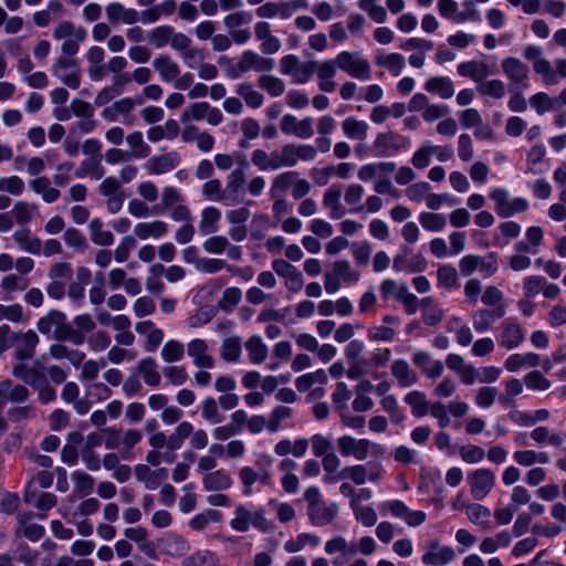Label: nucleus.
<instances>
[{"instance_id": "1", "label": "nucleus", "mask_w": 566, "mask_h": 566, "mask_svg": "<svg viewBox=\"0 0 566 566\" xmlns=\"http://www.w3.org/2000/svg\"><path fill=\"white\" fill-rule=\"evenodd\" d=\"M336 446L342 457H352L360 462L365 461L368 457L381 459L386 454V448L382 444L365 438L357 439L350 434L338 437Z\"/></svg>"}, {"instance_id": "2", "label": "nucleus", "mask_w": 566, "mask_h": 566, "mask_svg": "<svg viewBox=\"0 0 566 566\" xmlns=\"http://www.w3.org/2000/svg\"><path fill=\"white\" fill-rule=\"evenodd\" d=\"M229 525L233 531L240 533H247L251 528L261 532H268L270 530V523L265 516L264 509L259 507L252 511L244 504H239L235 507L234 515L230 520Z\"/></svg>"}, {"instance_id": "3", "label": "nucleus", "mask_w": 566, "mask_h": 566, "mask_svg": "<svg viewBox=\"0 0 566 566\" xmlns=\"http://www.w3.org/2000/svg\"><path fill=\"white\" fill-rule=\"evenodd\" d=\"M339 70L359 81L371 78V66L359 52L342 51L335 56Z\"/></svg>"}, {"instance_id": "4", "label": "nucleus", "mask_w": 566, "mask_h": 566, "mask_svg": "<svg viewBox=\"0 0 566 566\" xmlns=\"http://www.w3.org/2000/svg\"><path fill=\"white\" fill-rule=\"evenodd\" d=\"M359 277V273L353 270L347 260H338L333 263L332 270L324 274V287L328 294H335L342 283H356Z\"/></svg>"}, {"instance_id": "5", "label": "nucleus", "mask_w": 566, "mask_h": 566, "mask_svg": "<svg viewBox=\"0 0 566 566\" xmlns=\"http://www.w3.org/2000/svg\"><path fill=\"white\" fill-rule=\"evenodd\" d=\"M274 67V61L269 57H263L252 50H247L242 53L238 64L228 71L231 78H238L242 74L250 71L269 72Z\"/></svg>"}, {"instance_id": "6", "label": "nucleus", "mask_w": 566, "mask_h": 566, "mask_svg": "<svg viewBox=\"0 0 566 566\" xmlns=\"http://www.w3.org/2000/svg\"><path fill=\"white\" fill-rule=\"evenodd\" d=\"M51 71L69 88L77 90L81 86V67L75 57L59 56Z\"/></svg>"}, {"instance_id": "7", "label": "nucleus", "mask_w": 566, "mask_h": 566, "mask_svg": "<svg viewBox=\"0 0 566 566\" xmlns=\"http://www.w3.org/2000/svg\"><path fill=\"white\" fill-rule=\"evenodd\" d=\"M280 66L281 73L291 76L297 84L306 83L315 73V61L302 62L293 54L283 56Z\"/></svg>"}, {"instance_id": "8", "label": "nucleus", "mask_w": 566, "mask_h": 566, "mask_svg": "<svg viewBox=\"0 0 566 566\" xmlns=\"http://www.w3.org/2000/svg\"><path fill=\"white\" fill-rule=\"evenodd\" d=\"M501 66L504 75L509 80L510 92L528 87L530 69L520 59L513 56L505 57Z\"/></svg>"}, {"instance_id": "9", "label": "nucleus", "mask_w": 566, "mask_h": 566, "mask_svg": "<svg viewBox=\"0 0 566 566\" xmlns=\"http://www.w3.org/2000/svg\"><path fill=\"white\" fill-rule=\"evenodd\" d=\"M467 482L471 496L474 500H483L495 485L496 478L492 470L486 468L475 469L468 473Z\"/></svg>"}, {"instance_id": "10", "label": "nucleus", "mask_w": 566, "mask_h": 566, "mask_svg": "<svg viewBox=\"0 0 566 566\" xmlns=\"http://www.w3.org/2000/svg\"><path fill=\"white\" fill-rule=\"evenodd\" d=\"M490 197L495 202V211L502 218H509L516 212H523L528 208V203L523 198L510 200L509 192L505 189L496 188L492 190Z\"/></svg>"}, {"instance_id": "11", "label": "nucleus", "mask_w": 566, "mask_h": 566, "mask_svg": "<svg viewBox=\"0 0 566 566\" xmlns=\"http://www.w3.org/2000/svg\"><path fill=\"white\" fill-rule=\"evenodd\" d=\"M12 340L14 342V357L20 361L32 358L40 343V338L33 329L12 335Z\"/></svg>"}, {"instance_id": "12", "label": "nucleus", "mask_w": 566, "mask_h": 566, "mask_svg": "<svg viewBox=\"0 0 566 566\" xmlns=\"http://www.w3.org/2000/svg\"><path fill=\"white\" fill-rule=\"evenodd\" d=\"M280 128L283 134L293 135L302 139H308L314 135L312 117L298 120L296 116L286 114L281 119Z\"/></svg>"}, {"instance_id": "13", "label": "nucleus", "mask_w": 566, "mask_h": 566, "mask_svg": "<svg viewBox=\"0 0 566 566\" xmlns=\"http://www.w3.org/2000/svg\"><path fill=\"white\" fill-rule=\"evenodd\" d=\"M187 354L192 359V364L199 369H211L214 367V358L205 339L195 338L190 340L187 344Z\"/></svg>"}, {"instance_id": "14", "label": "nucleus", "mask_w": 566, "mask_h": 566, "mask_svg": "<svg viewBox=\"0 0 566 566\" xmlns=\"http://www.w3.org/2000/svg\"><path fill=\"white\" fill-rule=\"evenodd\" d=\"M23 500L27 504L33 505L41 513L40 518H45V512L50 511L57 504V497L51 492L38 493L36 489H32L31 484H27Z\"/></svg>"}, {"instance_id": "15", "label": "nucleus", "mask_w": 566, "mask_h": 566, "mask_svg": "<svg viewBox=\"0 0 566 566\" xmlns=\"http://www.w3.org/2000/svg\"><path fill=\"white\" fill-rule=\"evenodd\" d=\"M339 506L336 502H323L315 506H307L310 523L315 527H323L331 524L338 515Z\"/></svg>"}, {"instance_id": "16", "label": "nucleus", "mask_w": 566, "mask_h": 566, "mask_svg": "<svg viewBox=\"0 0 566 566\" xmlns=\"http://www.w3.org/2000/svg\"><path fill=\"white\" fill-rule=\"evenodd\" d=\"M133 81L132 73H119L114 75L113 83L105 86L94 98V104L98 107L108 104L111 101L119 96L125 86Z\"/></svg>"}, {"instance_id": "17", "label": "nucleus", "mask_w": 566, "mask_h": 566, "mask_svg": "<svg viewBox=\"0 0 566 566\" xmlns=\"http://www.w3.org/2000/svg\"><path fill=\"white\" fill-rule=\"evenodd\" d=\"M381 510L389 512L397 518L403 520L410 526L420 525L424 520V514L421 511H410L409 507L399 500L382 503Z\"/></svg>"}, {"instance_id": "18", "label": "nucleus", "mask_w": 566, "mask_h": 566, "mask_svg": "<svg viewBox=\"0 0 566 566\" xmlns=\"http://www.w3.org/2000/svg\"><path fill=\"white\" fill-rule=\"evenodd\" d=\"M506 314L505 305H497L493 310L480 308L472 315V325L478 333L491 329L494 323Z\"/></svg>"}, {"instance_id": "19", "label": "nucleus", "mask_w": 566, "mask_h": 566, "mask_svg": "<svg viewBox=\"0 0 566 566\" xmlns=\"http://www.w3.org/2000/svg\"><path fill=\"white\" fill-rule=\"evenodd\" d=\"M30 397L29 389L21 384H14L10 379L0 380V407L7 403H22Z\"/></svg>"}, {"instance_id": "20", "label": "nucleus", "mask_w": 566, "mask_h": 566, "mask_svg": "<svg viewBox=\"0 0 566 566\" xmlns=\"http://www.w3.org/2000/svg\"><path fill=\"white\" fill-rule=\"evenodd\" d=\"M250 168V163L247 159L245 166L235 167L228 176H227V185H226V197L230 199L231 205L239 202L242 193V187L245 181L247 171Z\"/></svg>"}, {"instance_id": "21", "label": "nucleus", "mask_w": 566, "mask_h": 566, "mask_svg": "<svg viewBox=\"0 0 566 566\" xmlns=\"http://www.w3.org/2000/svg\"><path fill=\"white\" fill-rule=\"evenodd\" d=\"M342 195L339 185H332L324 191L322 203L333 220H339L347 213V209L342 203Z\"/></svg>"}, {"instance_id": "22", "label": "nucleus", "mask_w": 566, "mask_h": 566, "mask_svg": "<svg viewBox=\"0 0 566 566\" xmlns=\"http://www.w3.org/2000/svg\"><path fill=\"white\" fill-rule=\"evenodd\" d=\"M337 63L335 59L326 60L323 62L315 61V72L317 74V84L321 91L332 93L336 90V82L334 77L337 72Z\"/></svg>"}, {"instance_id": "23", "label": "nucleus", "mask_w": 566, "mask_h": 566, "mask_svg": "<svg viewBox=\"0 0 566 566\" xmlns=\"http://www.w3.org/2000/svg\"><path fill=\"white\" fill-rule=\"evenodd\" d=\"M402 142V138L392 132L380 133L373 143V151L375 156H394L400 149Z\"/></svg>"}, {"instance_id": "24", "label": "nucleus", "mask_w": 566, "mask_h": 566, "mask_svg": "<svg viewBox=\"0 0 566 566\" xmlns=\"http://www.w3.org/2000/svg\"><path fill=\"white\" fill-rule=\"evenodd\" d=\"M524 332L520 324L512 319H505L501 325L499 338L500 346L506 349H514L524 342Z\"/></svg>"}, {"instance_id": "25", "label": "nucleus", "mask_w": 566, "mask_h": 566, "mask_svg": "<svg viewBox=\"0 0 566 566\" xmlns=\"http://www.w3.org/2000/svg\"><path fill=\"white\" fill-rule=\"evenodd\" d=\"M180 161V155L177 151L171 150L151 157L147 161L146 168L151 175H163L174 170L177 166H179Z\"/></svg>"}, {"instance_id": "26", "label": "nucleus", "mask_w": 566, "mask_h": 566, "mask_svg": "<svg viewBox=\"0 0 566 566\" xmlns=\"http://www.w3.org/2000/svg\"><path fill=\"white\" fill-rule=\"evenodd\" d=\"M87 74L93 82H99L105 77V51L103 48L93 45L86 51Z\"/></svg>"}, {"instance_id": "27", "label": "nucleus", "mask_w": 566, "mask_h": 566, "mask_svg": "<svg viewBox=\"0 0 566 566\" xmlns=\"http://www.w3.org/2000/svg\"><path fill=\"white\" fill-rule=\"evenodd\" d=\"M343 475L346 480L353 481L356 485H363L367 481L377 482L380 478V470L367 468L364 464L346 465L343 468Z\"/></svg>"}, {"instance_id": "28", "label": "nucleus", "mask_w": 566, "mask_h": 566, "mask_svg": "<svg viewBox=\"0 0 566 566\" xmlns=\"http://www.w3.org/2000/svg\"><path fill=\"white\" fill-rule=\"evenodd\" d=\"M153 67L158 73L160 80L166 83H172L180 73L179 64L171 55L161 53L153 60Z\"/></svg>"}, {"instance_id": "29", "label": "nucleus", "mask_w": 566, "mask_h": 566, "mask_svg": "<svg viewBox=\"0 0 566 566\" xmlns=\"http://www.w3.org/2000/svg\"><path fill=\"white\" fill-rule=\"evenodd\" d=\"M106 18L109 23L123 22L124 24H135L138 22V11L133 8H126L119 2H109L105 9Z\"/></svg>"}, {"instance_id": "30", "label": "nucleus", "mask_w": 566, "mask_h": 566, "mask_svg": "<svg viewBox=\"0 0 566 566\" xmlns=\"http://www.w3.org/2000/svg\"><path fill=\"white\" fill-rule=\"evenodd\" d=\"M133 232H134L135 239L158 240L167 234L168 224L161 220H153L149 222H138L134 226Z\"/></svg>"}, {"instance_id": "31", "label": "nucleus", "mask_w": 566, "mask_h": 566, "mask_svg": "<svg viewBox=\"0 0 566 566\" xmlns=\"http://www.w3.org/2000/svg\"><path fill=\"white\" fill-rule=\"evenodd\" d=\"M423 263L424 260L421 254H412L411 249L405 247L402 253L395 256L394 269L397 272L415 273L422 270Z\"/></svg>"}, {"instance_id": "32", "label": "nucleus", "mask_w": 566, "mask_h": 566, "mask_svg": "<svg viewBox=\"0 0 566 566\" xmlns=\"http://www.w3.org/2000/svg\"><path fill=\"white\" fill-rule=\"evenodd\" d=\"M135 331L146 336V352H154L164 340V332L149 319L136 323Z\"/></svg>"}, {"instance_id": "33", "label": "nucleus", "mask_w": 566, "mask_h": 566, "mask_svg": "<svg viewBox=\"0 0 566 566\" xmlns=\"http://www.w3.org/2000/svg\"><path fill=\"white\" fill-rule=\"evenodd\" d=\"M457 71L461 76L470 77L478 84L483 82L491 74V70L486 63L474 60L460 63Z\"/></svg>"}, {"instance_id": "34", "label": "nucleus", "mask_w": 566, "mask_h": 566, "mask_svg": "<svg viewBox=\"0 0 566 566\" xmlns=\"http://www.w3.org/2000/svg\"><path fill=\"white\" fill-rule=\"evenodd\" d=\"M12 239L19 245L20 250L35 255L41 253L42 242L38 237L31 233L30 229H17L12 234Z\"/></svg>"}, {"instance_id": "35", "label": "nucleus", "mask_w": 566, "mask_h": 566, "mask_svg": "<svg viewBox=\"0 0 566 566\" xmlns=\"http://www.w3.org/2000/svg\"><path fill=\"white\" fill-rule=\"evenodd\" d=\"M136 104L137 101L135 102L132 97H123L105 107L102 112V117L107 122H117L122 116L130 114Z\"/></svg>"}, {"instance_id": "36", "label": "nucleus", "mask_w": 566, "mask_h": 566, "mask_svg": "<svg viewBox=\"0 0 566 566\" xmlns=\"http://www.w3.org/2000/svg\"><path fill=\"white\" fill-rule=\"evenodd\" d=\"M135 476L138 481L143 482L148 490H156L160 481L166 479L167 470H151L146 464H137L135 467Z\"/></svg>"}, {"instance_id": "37", "label": "nucleus", "mask_w": 566, "mask_h": 566, "mask_svg": "<svg viewBox=\"0 0 566 566\" xmlns=\"http://www.w3.org/2000/svg\"><path fill=\"white\" fill-rule=\"evenodd\" d=\"M49 355L51 358L56 360L67 359L74 367L81 366L85 359L84 352L70 348L60 342L50 345Z\"/></svg>"}, {"instance_id": "38", "label": "nucleus", "mask_w": 566, "mask_h": 566, "mask_svg": "<svg viewBox=\"0 0 566 566\" xmlns=\"http://www.w3.org/2000/svg\"><path fill=\"white\" fill-rule=\"evenodd\" d=\"M232 485L230 474L224 470L208 472L202 476V486L206 491H226Z\"/></svg>"}, {"instance_id": "39", "label": "nucleus", "mask_w": 566, "mask_h": 566, "mask_svg": "<svg viewBox=\"0 0 566 566\" xmlns=\"http://www.w3.org/2000/svg\"><path fill=\"white\" fill-rule=\"evenodd\" d=\"M87 229L90 239L95 245L111 247L115 241L113 232L104 228V222L99 218H93L88 222Z\"/></svg>"}, {"instance_id": "40", "label": "nucleus", "mask_w": 566, "mask_h": 566, "mask_svg": "<svg viewBox=\"0 0 566 566\" xmlns=\"http://www.w3.org/2000/svg\"><path fill=\"white\" fill-rule=\"evenodd\" d=\"M66 319V314L59 310H51L45 315L41 316L36 322V329L45 336L51 334L55 335L63 321Z\"/></svg>"}, {"instance_id": "41", "label": "nucleus", "mask_w": 566, "mask_h": 566, "mask_svg": "<svg viewBox=\"0 0 566 566\" xmlns=\"http://www.w3.org/2000/svg\"><path fill=\"white\" fill-rule=\"evenodd\" d=\"M136 369L147 386L158 387L160 385L161 377L158 371V365L153 357L142 358Z\"/></svg>"}, {"instance_id": "42", "label": "nucleus", "mask_w": 566, "mask_h": 566, "mask_svg": "<svg viewBox=\"0 0 566 566\" xmlns=\"http://www.w3.org/2000/svg\"><path fill=\"white\" fill-rule=\"evenodd\" d=\"M52 180L45 176L36 177L30 182V188L40 195L46 203L55 202L60 198V190L52 185Z\"/></svg>"}, {"instance_id": "43", "label": "nucleus", "mask_w": 566, "mask_h": 566, "mask_svg": "<svg viewBox=\"0 0 566 566\" xmlns=\"http://www.w3.org/2000/svg\"><path fill=\"white\" fill-rule=\"evenodd\" d=\"M244 347L252 364L260 365L266 360L269 349L260 335H253L248 338Z\"/></svg>"}, {"instance_id": "44", "label": "nucleus", "mask_w": 566, "mask_h": 566, "mask_svg": "<svg viewBox=\"0 0 566 566\" xmlns=\"http://www.w3.org/2000/svg\"><path fill=\"white\" fill-rule=\"evenodd\" d=\"M298 176L295 170H287L276 175L271 182L270 197L279 198L286 197L289 188L294 184V179Z\"/></svg>"}, {"instance_id": "45", "label": "nucleus", "mask_w": 566, "mask_h": 566, "mask_svg": "<svg viewBox=\"0 0 566 566\" xmlns=\"http://www.w3.org/2000/svg\"><path fill=\"white\" fill-rule=\"evenodd\" d=\"M235 93L244 101L250 108H259L263 105L264 96L255 90L252 83L241 82L235 85Z\"/></svg>"}, {"instance_id": "46", "label": "nucleus", "mask_w": 566, "mask_h": 566, "mask_svg": "<svg viewBox=\"0 0 566 566\" xmlns=\"http://www.w3.org/2000/svg\"><path fill=\"white\" fill-rule=\"evenodd\" d=\"M342 129L349 139L365 140L369 126L365 120L349 116L342 122Z\"/></svg>"}, {"instance_id": "47", "label": "nucleus", "mask_w": 566, "mask_h": 566, "mask_svg": "<svg viewBox=\"0 0 566 566\" xmlns=\"http://www.w3.org/2000/svg\"><path fill=\"white\" fill-rule=\"evenodd\" d=\"M313 454L321 458L322 461H328L329 459H338L339 457L335 453L332 441L321 434L316 433L311 438Z\"/></svg>"}, {"instance_id": "48", "label": "nucleus", "mask_w": 566, "mask_h": 566, "mask_svg": "<svg viewBox=\"0 0 566 566\" xmlns=\"http://www.w3.org/2000/svg\"><path fill=\"white\" fill-rule=\"evenodd\" d=\"M105 174L104 167L101 163V157H90L84 159L75 170L76 178L91 177L94 180H99Z\"/></svg>"}, {"instance_id": "49", "label": "nucleus", "mask_w": 566, "mask_h": 566, "mask_svg": "<svg viewBox=\"0 0 566 566\" xmlns=\"http://www.w3.org/2000/svg\"><path fill=\"white\" fill-rule=\"evenodd\" d=\"M427 92L448 99L454 95L453 82L448 76H434L427 80Z\"/></svg>"}, {"instance_id": "50", "label": "nucleus", "mask_w": 566, "mask_h": 566, "mask_svg": "<svg viewBox=\"0 0 566 566\" xmlns=\"http://www.w3.org/2000/svg\"><path fill=\"white\" fill-rule=\"evenodd\" d=\"M365 189L360 184H350L346 187L344 193L345 203L348 206V211L352 213L363 212V198Z\"/></svg>"}, {"instance_id": "51", "label": "nucleus", "mask_w": 566, "mask_h": 566, "mask_svg": "<svg viewBox=\"0 0 566 566\" xmlns=\"http://www.w3.org/2000/svg\"><path fill=\"white\" fill-rule=\"evenodd\" d=\"M390 369L392 376L402 387H409L417 381L415 371L410 369L409 364L405 359H396L391 364Z\"/></svg>"}, {"instance_id": "52", "label": "nucleus", "mask_w": 566, "mask_h": 566, "mask_svg": "<svg viewBox=\"0 0 566 566\" xmlns=\"http://www.w3.org/2000/svg\"><path fill=\"white\" fill-rule=\"evenodd\" d=\"M196 269L202 273L213 274L223 269L231 273L241 272L240 268L229 265L222 259L200 258L196 261Z\"/></svg>"}, {"instance_id": "53", "label": "nucleus", "mask_w": 566, "mask_h": 566, "mask_svg": "<svg viewBox=\"0 0 566 566\" xmlns=\"http://www.w3.org/2000/svg\"><path fill=\"white\" fill-rule=\"evenodd\" d=\"M87 32L83 27H75L71 21H62L53 30V38L57 41L70 38L86 40Z\"/></svg>"}, {"instance_id": "54", "label": "nucleus", "mask_w": 566, "mask_h": 566, "mask_svg": "<svg viewBox=\"0 0 566 566\" xmlns=\"http://www.w3.org/2000/svg\"><path fill=\"white\" fill-rule=\"evenodd\" d=\"M221 218V211L216 207H207L201 211L198 228L201 234L208 235L217 231V223Z\"/></svg>"}, {"instance_id": "55", "label": "nucleus", "mask_w": 566, "mask_h": 566, "mask_svg": "<svg viewBox=\"0 0 566 566\" xmlns=\"http://www.w3.org/2000/svg\"><path fill=\"white\" fill-rule=\"evenodd\" d=\"M126 143L134 158L143 159L148 157L151 153L149 145L144 140L143 133L139 130L129 133L126 137Z\"/></svg>"}, {"instance_id": "56", "label": "nucleus", "mask_w": 566, "mask_h": 566, "mask_svg": "<svg viewBox=\"0 0 566 566\" xmlns=\"http://www.w3.org/2000/svg\"><path fill=\"white\" fill-rule=\"evenodd\" d=\"M376 63L394 76H398L405 66V57L399 53H379L376 56Z\"/></svg>"}, {"instance_id": "57", "label": "nucleus", "mask_w": 566, "mask_h": 566, "mask_svg": "<svg viewBox=\"0 0 566 566\" xmlns=\"http://www.w3.org/2000/svg\"><path fill=\"white\" fill-rule=\"evenodd\" d=\"M539 364V356L535 353L513 354L505 360V369L511 373L520 370L524 366L536 367Z\"/></svg>"}, {"instance_id": "58", "label": "nucleus", "mask_w": 566, "mask_h": 566, "mask_svg": "<svg viewBox=\"0 0 566 566\" xmlns=\"http://www.w3.org/2000/svg\"><path fill=\"white\" fill-rule=\"evenodd\" d=\"M219 558L214 552L199 549L182 559V566H217Z\"/></svg>"}, {"instance_id": "59", "label": "nucleus", "mask_w": 566, "mask_h": 566, "mask_svg": "<svg viewBox=\"0 0 566 566\" xmlns=\"http://www.w3.org/2000/svg\"><path fill=\"white\" fill-rule=\"evenodd\" d=\"M242 352L241 338L231 336L223 339L220 347V356L224 361L235 363L240 359Z\"/></svg>"}, {"instance_id": "60", "label": "nucleus", "mask_w": 566, "mask_h": 566, "mask_svg": "<svg viewBox=\"0 0 566 566\" xmlns=\"http://www.w3.org/2000/svg\"><path fill=\"white\" fill-rule=\"evenodd\" d=\"M328 381L327 374L323 369H317L313 373L304 374L296 378L295 387L300 392H305L312 388L313 385H325Z\"/></svg>"}, {"instance_id": "61", "label": "nucleus", "mask_w": 566, "mask_h": 566, "mask_svg": "<svg viewBox=\"0 0 566 566\" xmlns=\"http://www.w3.org/2000/svg\"><path fill=\"white\" fill-rule=\"evenodd\" d=\"M454 556V551L451 547L431 544L430 551L427 552V564L434 566L444 565L451 562Z\"/></svg>"}, {"instance_id": "62", "label": "nucleus", "mask_w": 566, "mask_h": 566, "mask_svg": "<svg viewBox=\"0 0 566 566\" xmlns=\"http://www.w3.org/2000/svg\"><path fill=\"white\" fill-rule=\"evenodd\" d=\"M174 28L171 25H159L147 32V41L156 49H161L169 44Z\"/></svg>"}, {"instance_id": "63", "label": "nucleus", "mask_w": 566, "mask_h": 566, "mask_svg": "<svg viewBox=\"0 0 566 566\" xmlns=\"http://www.w3.org/2000/svg\"><path fill=\"white\" fill-rule=\"evenodd\" d=\"M294 415V410L287 406H276L269 416L268 431L271 433L277 432L282 427L283 422Z\"/></svg>"}, {"instance_id": "64", "label": "nucleus", "mask_w": 566, "mask_h": 566, "mask_svg": "<svg viewBox=\"0 0 566 566\" xmlns=\"http://www.w3.org/2000/svg\"><path fill=\"white\" fill-rule=\"evenodd\" d=\"M53 338L56 342H71L74 345H82L85 342V335L76 329L67 322L63 321Z\"/></svg>"}]
</instances>
